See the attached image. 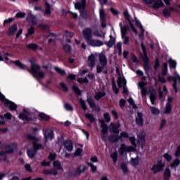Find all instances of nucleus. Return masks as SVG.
Segmentation results:
<instances>
[{
	"mask_svg": "<svg viewBox=\"0 0 180 180\" xmlns=\"http://www.w3.org/2000/svg\"><path fill=\"white\" fill-rule=\"evenodd\" d=\"M30 63H31V70L28 69L27 71L32 74L34 78H36L37 79H41L46 77V73L40 71V68H41L40 65L34 63L33 60H30Z\"/></svg>",
	"mask_w": 180,
	"mask_h": 180,
	"instance_id": "f257e3e1",
	"label": "nucleus"
},
{
	"mask_svg": "<svg viewBox=\"0 0 180 180\" xmlns=\"http://www.w3.org/2000/svg\"><path fill=\"white\" fill-rule=\"evenodd\" d=\"M86 7V0H82V1L77 2L75 4V9H77L80 13V15L83 19H88L89 16H88V13L85 11V8Z\"/></svg>",
	"mask_w": 180,
	"mask_h": 180,
	"instance_id": "f03ea898",
	"label": "nucleus"
},
{
	"mask_svg": "<svg viewBox=\"0 0 180 180\" xmlns=\"http://www.w3.org/2000/svg\"><path fill=\"white\" fill-rule=\"evenodd\" d=\"M5 151L0 152L1 161H6V154H12L16 150V144L6 145Z\"/></svg>",
	"mask_w": 180,
	"mask_h": 180,
	"instance_id": "7ed1b4c3",
	"label": "nucleus"
},
{
	"mask_svg": "<svg viewBox=\"0 0 180 180\" xmlns=\"http://www.w3.org/2000/svg\"><path fill=\"white\" fill-rule=\"evenodd\" d=\"M0 101L5 102V107L9 108L11 110H16V109H18V105H16L15 103L5 98V96H4V94L1 93H0Z\"/></svg>",
	"mask_w": 180,
	"mask_h": 180,
	"instance_id": "20e7f679",
	"label": "nucleus"
},
{
	"mask_svg": "<svg viewBox=\"0 0 180 180\" xmlns=\"http://www.w3.org/2000/svg\"><path fill=\"white\" fill-rule=\"evenodd\" d=\"M23 112H20L18 117L21 120H26V122H32L33 118H32V113L27 110V109L24 108L22 110Z\"/></svg>",
	"mask_w": 180,
	"mask_h": 180,
	"instance_id": "39448f33",
	"label": "nucleus"
},
{
	"mask_svg": "<svg viewBox=\"0 0 180 180\" xmlns=\"http://www.w3.org/2000/svg\"><path fill=\"white\" fill-rule=\"evenodd\" d=\"M165 167V165L162 161H158V163L153 165L151 169L153 174H158V172H161V171H164Z\"/></svg>",
	"mask_w": 180,
	"mask_h": 180,
	"instance_id": "423d86ee",
	"label": "nucleus"
},
{
	"mask_svg": "<svg viewBox=\"0 0 180 180\" xmlns=\"http://www.w3.org/2000/svg\"><path fill=\"white\" fill-rule=\"evenodd\" d=\"M92 30L91 28H86L83 30V36L86 43L92 39Z\"/></svg>",
	"mask_w": 180,
	"mask_h": 180,
	"instance_id": "0eeeda50",
	"label": "nucleus"
},
{
	"mask_svg": "<svg viewBox=\"0 0 180 180\" xmlns=\"http://www.w3.org/2000/svg\"><path fill=\"white\" fill-rule=\"evenodd\" d=\"M130 151H134V148L132 146H126L124 143L121 144L120 148V155H123L124 153H130Z\"/></svg>",
	"mask_w": 180,
	"mask_h": 180,
	"instance_id": "6e6552de",
	"label": "nucleus"
},
{
	"mask_svg": "<svg viewBox=\"0 0 180 180\" xmlns=\"http://www.w3.org/2000/svg\"><path fill=\"white\" fill-rule=\"evenodd\" d=\"M87 65L90 68H94L96 64V58H95V54L91 53L87 59Z\"/></svg>",
	"mask_w": 180,
	"mask_h": 180,
	"instance_id": "1a4fd4ad",
	"label": "nucleus"
},
{
	"mask_svg": "<svg viewBox=\"0 0 180 180\" xmlns=\"http://www.w3.org/2000/svg\"><path fill=\"white\" fill-rule=\"evenodd\" d=\"M87 102L90 106V108H92L93 110H95L96 112H101V108L96 103H95V100L92 98H89L87 99Z\"/></svg>",
	"mask_w": 180,
	"mask_h": 180,
	"instance_id": "9d476101",
	"label": "nucleus"
},
{
	"mask_svg": "<svg viewBox=\"0 0 180 180\" xmlns=\"http://www.w3.org/2000/svg\"><path fill=\"white\" fill-rule=\"evenodd\" d=\"M98 60L101 65H108V58L103 51L98 54Z\"/></svg>",
	"mask_w": 180,
	"mask_h": 180,
	"instance_id": "9b49d317",
	"label": "nucleus"
},
{
	"mask_svg": "<svg viewBox=\"0 0 180 180\" xmlns=\"http://www.w3.org/2000/svg\"><path fill=\"white\" fill-rule=\"evenodd\" d=\"M100 20L101 22V27L105 29L106 27V14L103 9L100 10Z\"/></svg>",
	"mask_w": 180,
	"mask_h": 180,
	"instance_id": "f8f14e48",
	"label": "nucleus"
},
{
	"mask_svg": "<svg viewBox=\"0 0 180 180\" xmlns=\"http://www.w3.org/2000/svg\"><path fill=\"white\" fill-rule=\"evenodd\" d=\"M91 47H101L103 46V41L99 39H91L87 42Z\"/></svg>",
	"mask_w": 180,
	"mask_h": 180,
	"instance_id": "ddd939ff",
	"label": "nucleus"
},
{
	"mask_svg": "<svg viewBox=\"0 0 180 180\" xmlns=\"http://www.w3.org/2000/svg\"><path fill=\"white\" fill-rule=\"evenodd\" d=\"M63 146L68 151H72L74 150V143L71 140H66L63 142Z\"/></svg>",
	"mask_w": 180,
	"mask_h": 180,
	"instance_id": "4468645a",
	"label": "nucleus"
},
{
	"mask_svg": "<svg viewBox=\"0 0 180 180\" xmlns=\"http://www.w3.org/2000/svg\"><path fill=\"white\" fill-rule=\"evenodd\" d=\"M136 123L138 126L143 127L144 124V119L143 118V113L138 112L137 117H136Z\"/></svg>",
	"mask_w": 180,
	"mask_h": 180,
	"instance_id": "2eb2a0df",
	"label": "nucleus"
},
{
	"mask_svg": "<svg viewBox=\"0 0 180 180\" xmlns=\"http://www.w3.org/2000/svg\"><path fill=\"white\" fill-rule=\"evenodd\" d=\"M44 136L46 139V143H47V140H53L54 139V134L52 130H46L44 132Z\"/></svg>",
	"mask_w": 180,
	"mask_h": 180,
	"instance_id": "dca6fc26",
	"label": "nucleus"
},
{
	"mask_svg": "<svg viewBox=\"0 0 180 180\" xmlns=\"http://www.w3.org/2000/svg\"><path fill=\"white\" fill-rule=\"evenodd\" d=\"M16 32H18V25L16 24H13L8 29V36H13Z\"/></svg>",
	"mask_w": 180,
	"mask_h": 180,
	"instance_id": "f3484780",
	"label": "nucleus"
},
{
	"mask_svg": "<svg viewBox=\"0 0 180 180\" xmlns=\"http://www.w3.org/2000/svg\"><path fill=\"white\" fill-rule=\"evenodd\" d=\"M156 99H157V91H155V90L153 89L150 92V101L152 105L155 104Z\"/></svg>",
	"mask_w": 180,
	"mask_h": 180,
	"instance_id": "a211bd4d",
	"label": "nucleus"
},
{
	"mask_svg": "<svg viewBox=\"0 0 180 180\" xmlns=\"http://www.w3.org/2000/svg\"><path fill=\"white\" fill-rule=\"evenodd\" d=\"M116 43V39L113 36L110 35V40L108 42H105L108 47H113Z\"/></svg>",
	"mask_w": 180,
	"mask_h": 180,
	"instance_id": "6ab92c4d",
	"label": "nucleus"
},
{
	"mask_svg": "<svg viewBox=\"0 0 180 180\" xmlns=\"http://www.w3.org/2000/svg\"><path fill=\"white\" fill-rule=\"evenodd\" d=\"M26 48L28 50H32V51H36V50L39 49V45L37 44L31 43V44H27Z\"/></svg>",
	"mask_w": 180,
	"mask_h": 180,
	"instance_id": "aec40b11",
	"label": "nucleus"
},
{
	"mask_svg": "<svg viewBox=\"0 0 180 180\" xmlns=\"http://www.w3.org/2000/svg\"><path fill=\"white\" fill-rule=\"evenodd\" d=\"M86 170V166L80 165L79 168L75 171V175H81V174H84Z\"/></svg>",
	"mask_w": 180,
	"mask_h": 180,
	"instance_id": "412c9836",
	"label": "nucleus"
},
{
	"mask_svg": "<svg viewBox=\"0 0 180 180\" xmlns=\"http://www.w3.org/2000/svg\"><path fill=\"white\" fill-rule=\"evenodd\" d=\"M154 4L153 5V9H160V8L164 6V3L161 0H157L154 1Z\"/></svg>",
	"mask_w": 180,
	"mask_h": 180,
	"instance_id": "4be33fe9",
	"label": "nucleus"
},
{
	"mask_svg": "<svg viewBox=\"0 0 180 180\" xmlns=\"http://www.w3.org/2000/svg\"><path fill=\"white\" fill-rule=\"evenodd\" d=\"M119 127H120V124L111 123V130L112 133L119 134Z\"/></svg>",
	"mask_w": 180,
	"mask_h": 180,
	"instance_id": "5701e85b",
	"label": "nucleus"
},
{
	"mask_svg": "<svg viewBox=\"0 0 180 180\" xmlns=\"http://www.w3.org/2000/svg\"><path fill=\"white\" fill-rule=\"evenodd\" d=\"M120 140V136L118 135H111L108 137L110 143H117Z\"/></svg>",
	"mask_w": 180,
	"mask_h": 180,
	"instance_id": "b1692460",
	"label": "nucleus"
},
{
	"mask_svg": "<svg viewBox=\"0 0 180 180\" xmlns=\"http://www.w3.org/2000/svg\"><path fill=\"white\" fill-rule=\"evenodd\" d=\"M27 154L30 158H34V156L37 154V152L34 148L28 149L27 150Z\"/></svg>",
	"mask_w": 180,
	"mask_h": 180,
	"instance_id": "393cba45",
	"label": "nucleus"
},
{
	"mask_svg": "<svg viewBox=\"0 0 180 180\" xmlns=\"http://www.w3.org/2000/svg\"><path fill=\"white\" fill-rule=\"evenodd\" d=\"M106 96V93L105 92H96V95L94 96V99H96V101H99V99H102V98Z\"/></svg>",
	"mask_w": 180,
	"mask_h": 180,
	"instance_id": "a878e982",
	"label": "nucleus"
},
{
	"mask_svg": "<svg viewBox=\"0 0 180 180\" xmlns=\"http://www.w3.org/2000/svg\"><path fill=\"white\" fill-rule=\"evenodd\" d=\"M121 37L123 41V44L125 46H129V44H130V37L127 35H121Z\"/></svg>",
	"mask_w": 180,
	"mask_h": 180,
	"instance_id": "bb28decb",
	"label": "nucleus"
},
{
	"mask_svg": "<svg viewBox=\"0 0 180 180\" xmlns=\"http://www.w3.org/2000/svg\"><path fill=\"white\" fill-rule=\"evenodd\" d=\"M34 149L37 152L39 150H44V147H43V145L38 143L37 142L34 141L32 143Z\"/></svg>",
	"mask_w": 180,
	"mask_h": 180,
	"instance_id": "cd10ccee",
	"label": "nucleus"
},
{
	"mask_svg": "<svg viewBox=\"0 0 180 180\" xmlns=\"http://www.w3.org/2000/svg\"><path fill=\"white\" fill-rule=\"evenodd\" d=\"M101 133L103 134H108V130H109V128L108 127V124L105 123V121L101 122Z\"/></svg>",
	"mask_w": 180,
	"mask_h": 180,
	"instance_id": "c85d7f7f",
	"label": "nucleus"
},
{
	"mask_svg": "<svg viewBox=\"0 0 180 180\" xmlns=\"http://www.w3.org/2000/svg\"><path fill=\"white\" fill-rule=\"evenodd\" d=\"M172 110V105H171V103H167L166 104L165 110L164 112L165 115H169Z\"/></svg>",
	"mask_w": 180,
	"mask_h": 180,
	"instance_id": "c756f323",
	"label": "nucleus"
},
{
	"mask_svg": "<svg viewBox=\"0 0 180 180\" xmlns=\"http://www.w3.org/2000/svg\"><path fill=\"white\" fill-rule=\"evenodd\" d=\"M167 74H168V64L167 63H164L162 64V75H167Z\"/></svg>",
	"mask_w": 180,
	"mask_h": 180,
	"instance_id": "7c9ffc66",
	"label": "nucleus"
},
{
	"mask_svg": "<svg viewBox=\"0 0 180 180\" xmlns=\"http://www.w3.org/2000/svg\"><path fill=\"white\" fill-rule=\"evenodd\" d=\"M105 68H106V65H96L97 74H101V72H103Z\"/></svg>",
	"mask_w": 180,
	"mask_h": 180,
	"instance_id": "2f4dec72",
	"label": "nucleus"
},
{
	"mask_svg": "<svg viewBox=\"0 0 180 180\" xmlns=\"http://www.w3.org/2000/svg\"><path fill=\"white\" fill-rule=\"evenodd\" d=\"M169 178H171V170L166 169L164 173V179L169 180Z\"/></svg>",
	"mask_w": 180,
	"mask_h": 180,
	"instance_id": "473e14b6",
	"label": "nucleus"
},
{
	"mask_svg": "<svg viewBox=\"0 0 180 180\" xmlns=\"http://www.w3.org/2000/svg\"><path fill=\"white\" fill-rule=\"evenodd\" d=\"M13 63L15 64V65H17V67L20 68V70H26V68H27L26 66L25 65V64L22 63L19 60H15Z\"/></svg>",
	"mask_w": 180,
	"mask_h": 180,
	"instance_id": "72a5a7b5",
	"label": "nucleus"
},
{
	"mask_svg": "<svg viewBox=\"0 0 180 180\" xmlns=\"http://www.w3.org/2000/svg\"><path fill=\"white\" fill-rule=\"evenodd\" d=\"M120 30L121 36H126L127 35V32L129 31V27L127 25H124V27H122Z\"/></svg>",
	"mask_w": 180,
	"mask_h": 180,
	"instance_id": "f704fd0d",
	"label": "nucleus"
},
{
	"mask_svg": "<svg viewBox=\"0 0 180 180\" xmlns=\"http://www.w3.org/2000/svg\"><path fill=\"white\" fill-rule=\"evenodd\" d=\"M53 167L56 169H58V171H60V169H63V167H61V163L60 162V161L56 160L55 162H53Z\"/></svg>",
	"mask_w": 180,
	"mask_h": 180,
	"instance_id": "c9c22d12",
	"label": "nucleus"
},
{
	"mask_svg": "<svg viewBox=\"0 0 180 180\" xmlns=\"http://www.w3.org/2000/svg\"><path fill=\"white\" fill-rule=\"evenodd\" d=\"M54 70L55 71H56V72H58L60 75L64 76V75H66L67 74V72H65V70L61 69L60 68L55 67Z\"/></svg>",
	"mask_w": 180,
	"mask_h": 180,
	"instance_id": "e433bc0d",
	"label": "nucleus"
},
{
	"mask_svg": "<svg viewBox=\"0 0 180 180\" xmlns=\"http://www.w3.org/2000/svg\"><path fill=\"white\" fill-rule=\"evenodd\" d=\"M85 117L89 120L90 123H94V122H95V117H94V115L92 114L86 113L85 114Z\"/></svg>",
	"mask_w": 180,
	"mask_h": 180,
	"instance_id": "4c0bfd02",
	"label": "nucleus"
},
{
	"mask_svg": "<svg viewBox=\"0 0 180 180\" xmlns=\"http://www.w3.org/2000/svg\"><path fill=\"white\" fill-rule=\"evenodd\" d=\"M169 65L170 68H174V70H175V68H176V60H174L173 59H169Z\"/></svg>",
	"mask_w": 180,
	"mask_h": 180,
	"instance_id": "58836bf2",
	"label": "nucleus"
},
{
	"mask_svg": "<svg viewBox=\"0 0 180 180\" xmlns=\"http://www.w3.org/2000/svg\"><path fill=\"white\" fill-rule=\"evenodd\" d=\"M139 157L134 158H131V164L133 167H137V165H139Z\"/></svg>",
	"mask_w": 180,
	"mask_h": 180,
	"instance_id": "ea45409f",
	"label": "nucleus"
},
{
	"mask_svg": "<svg viewBox=\"0 0 180 180\" xmlns=\"http://www.w3.org/2000/svg\"><path fill=\"white\" fill-rule=\"evenodd\" d=\"M136 25L138 27H139L142 34H144V32H146V30H144V28L143 27L141 22L139 21V20H136Z\"/></svg>",
	"mask_w": 180,
	"mask_h": 180,
	"instance_id": "a19ab883",
	"label": "nucleus"
},
{
	"mask_svg": "<svg viewBox=\"0 0 180 180\" xmlns=\"http://www.w3.org/2000/svg\"><path fill=\"white\" fill-rule=\"evenodd\" d=\"M150 110L153 115H160V110H158V108L150 106Z\"/></svg>",
	"mask_w": 180,
	"mask_h": 180,
	"instance_id": "79ce46f5",
	"label": "nucleus"
},
{
	"mask_svg": "<svg viewBox=\"0 0 180 180\" xmlns=\"http://www.w3.org/2000/svg\"><path fill=\"white\" fill-rule=\"evenodd\" d=\"M64 108L68 112H72V110H74V107H72V105H71L68 103L65 104Z\"/></svg>",
	"mask_w": 180,
	"mask_h": 180,
	"instance_id": "37998d69",
	"label": "nucleus"
},
{
	"mask_svg": "<svg viewBox=\"0 0 180 180\" xmlns=\"http://www.w3.org/2000/svg\"><path fill=\"white\" fill-rule=\"evenodd\" d=\"M180 165V160L176 159L170 165L171 168H176Z\"/></svg>",
	"mask_w": 180,
	"mask_h": 180,
	"instance_id": "c03bdc74",
	"label": "nucleus"
},
{
	"mask_svg": "<svg viewBox=\"0 0 180 180\" xmlns=\"http://www.w3.org/2000/svg\"><path fill=\"white\" fill-rule=\"evenodd\" d=\"M124 16L125 19L127 20L129 25L131 23V20H130V14H129V11H124Z\"/></svg>",
	"mask_w": 180,
	"mask_h": 180,
	"instance_id": "a18cd8bd",
	"label": "nucleus"
},
{
	"mask_svg": "<svg viewBox=\"0 0 180 180\" xmlns=\"http://www.w3.org/2000/svg\"><path fill=\"white\" fill-rule=\"evenodd\" d=\"M38 27H40V29H42V30H49L50 28V25L49 24H39L38 25Z\"/></svg>",
	"mask_w": 180,
	"mask_h": 180,
	"instance_id": "49530a36",
	"label": "nucleus"
},
{
	"mask_svg": "<svg viewBox=\"0 0 180 180\" xmlns=\"http://www.w3.org/2000/svg\"><path fill=\"white\" fill-rule=\"evenodd\" d=\"M111 158L113 160L114 164H116L117 162V152L115 151L110 155Z\"/></svg>",
	"mask_w": 180,
	"mask_h": 180,
	"instance_id": "de8ad7c7",
	"label": "nucleus"
},
{
	"mask_svg": "<svg viewBox=\"0 0 180 180\" xmlns=\"http://www.w3.org/2000/svg\"><path fill=\"white\" fill-rule=\"evenodd\" d=\"M87 165L91 167L92 172H96L98 167L92 162H87Z\"/></svg>",
	"mask_w": 180,
	"mask_h": 180,
	"instance_id": "09e8293b",
	"label": "nucleus"
},
{
	"mask_svg": "<svg viewBox=\"0 0 180 180\" xmlns=\"http://www.w3.org/2000/svg\"><path fill=\"white\" fill-rule=\"evenodd\" d=\"M121 169L123 174H127V172H129V169H127V165L124 163H122L121 165Z\"/></svg>",
	"mask_w": 180,
	"mask_h": 180,
	"instance_id": "8fccbe9b",
	"label": "nucleus"
},
{
	"mask_svg": "<svg viewBox=\"0 0 180 180\" xmlns=\"http://www.w3.org/2000/svg\"><path fill=\"white\" fill-rule=\"evenodd\" d=\"M63 50L65 53L69 54V53H71V46L68 44H65L63 46Z\"/></svg>",
	"mask_w": 180,
	"mask_h": 180,
	"instance_id": "3c124183",
	"label": "nucleus"
},
{
	"mask_svg": "<svg viewBox=\"0 0 180 180\" xmlns=\"http://www.w3.org/2000/svg\"><path fill=\"white\" fill-rule=\"evenodd\" d=\"M39 117H41V119H43L44 120H50V116L46 115L44 112L39 113Z\"/></svg>",
	"mask_w": 180,
	"mask_h": 180,
	"instance_id": "603ef678",
	"label": "nucleus"
},
{
	"mask_svg": "<svg viewBox=\"0 0 180 180\" xmlns=\"http://www.w3.org/2000/svg\"><path fill=\"white\" fill-rule=\"evenodd\" d=\"M32 34H34V27H31L28 29V32L25 34L26 37H29V36H32Z\"/></svg>",
	"mask_w": 180,
	"mask_h": 180,
	"instance_id": "864d4df0",
	"label": "nucleus"
},
{
	"mask_svg": "<svg viewBox=\"0 0 180 180\" xmlns=\"http://www.w3.org/2000/svg\"><path fill=\"white\" fill-rule=\"evenodd\" d=\"M35 18H36V16L33 15H27V22H29V23H33V22H34Z\"/></svg>",
	"mask_w": 180,
	"mask_h": 180,
	"instance_id": "5fc2aeb1",
	"label": "nucleus"
},
{
	"mask_svg": "<svg viewBox=\"0 0 180 180\" xmlns=\"http://www.w3.org/2000/svg\"><path fill=\"white\" fill-rule=\"evenodd\" d=\"M163 15L165 18H169L171 16V11L168 8H165L163 10Z\"/></svg>",
	"mask_w": 180,
	"mask_h": 180,
	"instance_id": "6e6d98bb",
	"label": "nucleus"
},
{
	"mask_svg": "<svg viewBox=\"0 0 180 180\" xmlns=\"http://www.w3.org/2000/svg\"><path fill=\"white\" fill-rule=\"evenodd\" d=\"M46 10H45V14L51 15V11L50 10L51 9L50 4L46 3Z\"/></svg>",
	"mask_w": 180,
	"mask_h": 180,
	"instance_id": "4d7b16f0",
	"label": "nucleus"
},
{
	"mask_svg": "<svg viewBox=\"0 0 180 180\" xmlns=\"http://www.w3.org/2000/svg\"><path fill=\"white\" fill-rule=\"evenodd\" d=\"M79 103L82 106V108L83 109V110H87L88 107H86V104H85V101L82 99H80Z\"/></svg>",
	"mask_w": 180,
	"mask_h": 180,
	"instance_id": "13d9d810",
	"label": "nucleus"
},
{
	"mask_svg": "<svg viewBox=\"0 0 180 180\" xmlns=\"http://www.w3.org/2000/svg\"><path fill=\"white\" fill-rule=\"evenodd\" d=\"M72 89L75 91V93L76 94V95H79V96L81 95V90L79 89V88H78V86H73Z\"/></svg>",
	"mask_w": 180,
	"mask_h": 180,
	"instance_id": "bf43d9fd",
	"label": "nucleus"
},
{
	"mask_svg": "<svg viewBox=\"0 0 180 180\" xmlns=\"http://www.w3.org/2000/svg\"><path fill=\"white\" fill-rule=\"evenodd\" d=\"M117 50H118L119 56H122V42H118L117 44Z\"/></svg>",
	"mask_w": 180,
	"mask_h": 180,
	"instance_id": "052dcab7",
	"label": "nucleus"
},
{
	"mask_svg": "<svg viewBox=\"0 0 180 180\" xmlns=\"http://www.w3.org/2000/svg\"><path fill=\"white\" fill-rule=\"evenodd\" d=\"M129 141L131 144L134 146V147H137V144L136 143V137L134 136L129 137Z\"/></svg>",
	"mask_w": 180,
	"mask_h": 180,
	"instance_id": "680f3d73",
	"label": "nucleus"
},
{
	"mask_svg": "<svg viewBox=\"0 0 180 180\" xmlns=\"http://www.w3.org/2000/svg\"><path fill=\"white\" fill-rule=\"evenodd\" d=\"M78 82H79V84H88L89 82V81H88V79L86 77L85 78H80L78 79Z\"/></svg>",
	"mask_w": 180,
	"mask_h": 180,
	"instance_id": "e2e57ef3",
	"label": "nucleus"
},
{
	"mask_svg": "<svg viewBox=\"0 0 180 180\" xmlns=\"http://www.w3.org/2000/svg\"><path fill=\"white\" fill-rule=\"evenodd\" d=\"M120 106L121 109H124V107L126 106V100L120 99Z\"/></svg>",
	"mask_w": 180,
	"mask_h": 180,
	"instance_id": "0e129e2a",
	"label": "nucleus"
},
{
	"mask_svg": "<svg viewBox=\"0 0 180 180\" xmlns=\"http://www.w3.org/2000/svg\"><path fill=\"white\" fill-rule=\"evenodd\" d=\"M60 86L63 89V91H65V92H68V86H67L64 82H60Z\"/></svg>",
	"mask_w": 180,
	"mask_h": 180,
	"instance_id": "69168bd1",
	"label": "nucleus"
},
{
	"mask_svg": "<svg viewBox=\"0 0 180 180\" xmlns=\"http://www.w3.org/2000/svg\"><path fill=\"white\" fill-rule=\"evenodd\" d=\"M104 119L107 123H109L110 122V115L108 114V112L104 113Z\"/></svg>",
	"mask_w": 180,
	"mask_h": 180,
	"instance_id": "338daca9",
	"label": "nucleus"
},
{
	"mask_svg": "<svg viewBox=\"0 0 180 180\" xmlns=\"http://www.w3.org/2000/svg\"><path fill=\"white\" fill-rule=\"evenodd\" d=\"M25 16H26V13H22V12L17 13L15 15V18H25Z\"/></svg>",
	"mask_w": 180,
	"mask_h": 180,
	"instance_id": "774afa93",
	"label": "nucleus"
}]
</instances>
